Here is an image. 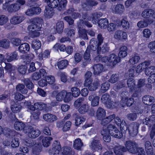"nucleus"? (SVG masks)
Wrapping results in <instances>:
<instances>
[{"label":"nucleus","instance_id":"nucleus-4","mask_svg":"<svg viewBox=\"0 0 155 155\" xmlns=\"http://www.w3.org/2000/svg\"><path fill=\"white\" fill-rule=\"evenodd\" d=\"M104 127V129L106 128L109 134L114 137L120 138L123 137L122 134L120 133L116 127L112 124H109L107 127H103V128Z\"/></svg>","mask_w":155,"mask_h":155},{"label":"nucleus","instance_id":"nucleus-44","mask_svg":"<svg viewBox=\"0 0 155 155\" xmlns=\"http://www.w3.org/2000/svg\"><path fill=\"white\" fill-rule=\"evenodd\" d=\"M68 64V62L67 60H64L58 62L57 65L59 69H63L66 67Z\"/></svg>","mask_w":155,"mask_h":155},{"label":"nucleus","instance_id":"nucleus-40","mask_svg":"<svg viewBox=\"0 0 155 155\" xmlns=\"http://www.w3.org/2000/svg\"><path fill=\"white\" fill-rule=\"evenodd\" d=\"M102 15V14L101 12L95 13L91 15V16L89 17L87 19L88 20H92L93 23H95L97 21V19Z\"/></svg>","mask_w":155,"mask_h":155},{"label":"nucleus","instance_id":"nucleus-62","mask_svg":"<svg viewBox=\"0 0 155 155\" xmlns=\"http://www.w3.org/2000/svg\"><path fill=\"white\" fill-rule=\"evenodd\" d=\"M149 130V134L151 139H153L155 136V124L150 126Z\"/></svg>","mask_w":155,"mask_h":155},{"label":"nucleus","instance_id":"nucleus-19","mask_svg":"<svg viewBox=\"0 0 155 155\" xmlns=\"http://www.w3.org/2000/svg\"><path fill=\"white\" fill-rule=\"evenodd\" d=\"M116 117L114 114H113L108 116L104 118L101 121V124L103 127H106V126L111 122Z\"/></svg>","mask_w":155,"mask_h":155},{"label":"nucleus","instance_id":"nucleus-41","mask_svg":"<svg viewBox=\"0 0 155 155\" xmlns=\"http://www.w3.org/2000/svg\"><path fill=\"white\" fill-rule=\"evenodd\" d=\"M87 31L84 29H79L78 31V37L82 39L88 40Z\"/></svg>","mask_w":155,"mask_h":155},{"label":"nucleus","instance_id":"nucleus-14","mask_svg":"<svg viewBox=\"0 0 155 155\" xmlns=\"http://www.w3.org/2000/svg\"><path fill=\"white\" fill-rule=\"evenodd\" d=\"M25 19L23 15L14 16L10 19V23L12 25H16L18 24L23 21Z\"/></svg>","mask_w":155,"mask_h":155},{"label":"nucleus","instance_id":"nucleus-31","mask_svg":"<svg viewBox=\"0 0 155 155\" xmlns=\"http://www.w3.org/2000/svg\"><path fill=\"white\" fill-rule=\"evenodd\" d=\"M104 127L101 131V134L103 136V139L104 141L106 142H109L111 139L110 136L109 135V133L108 132V131Z\"/></svg>","mask_w":155,"mask_h":155},{"label":"nucleus","instance_id":"nucleus-8","mask_svg":"<svg viewBox=\"0 0 155 155\" xmlns=\"http://www.w3.org/2000/svg\"><path fill=\"white\" fill-rule=\"evenodd\" d=\"M89 147L91 150L94 152H100L102 149V146L99 140H94L91 143Z\"/></svg>","mask_w":155,"mask_h":155},{"label":"nucleus","instance_id":"nucleus-63","mask_svg":"<svg viewBox=\"0 0 155 155\" xmlns=\"http://www.w3.org/2000/svg\"><path fill=\"white\" fill-rule=\"evenodd\" d=\"M84 101L83 97H79L77 99L74 103V106L76 108H78Z\"/></svg>","mask_w":155,"mask_h":155},{"label":"nucleus","instance_id":"nucleus-53","mask_svg":"<svg viewBox=\"0 0 155 155\" xmlns=\"http://www.w3.org/2000/svg\"><path fill=\"white\" fill-rule=\"evenodd\" d=\"M52 138L49 137H45L42 139V143L43 145L45 147H48L50 144V141L52 140Z\"/></svg>","mask_w":155,"mask_h":155},{"label":"nucleus","instance_id":"nucleus-3","mask_svg":"<svg viewBox=\"0 0 155 155\" xmlns=\"http://www.w3.org/2000/svg\"><path fill=\"white\" fill-rule=\"evenodd\" d=\"M128 93L127 91H124L121 94V99L120 101L121 105L124 107L131 106L134 102V99L132 97H128Z\"/></svg>","mask_w":155,"mask_h":155},{"label":"nucleus","instance_id":"nucleus-61","mask_svg":"<svg viewBox=\"0 0 155 155\" xmlns=\"http://www.w3.org/2000/svg\"><path fill=\"white\" fill-rule=\"evenodd\" d=\"M19 144V142L18 138L14 137L11 141V146L13 148L18 147Z\"/></svg>","mask_w":155,"mask_h":155},{"label":"nucleus","instance_id":"nucleus-37","mask_svg":"<svg viewBox=\"0 0 155 155\" xmlns=\"http://www.w3.org/2000/svg\"><path fill=\"white\" fill-rule=\"evenodd\" d=\"M155 122V115L151 116L149 118H146L143 120V124L147 125H151Z\"/></svg>","mask_w":155,"mask_h":155},{"label":"nucleus","instance_id":"nucleus-28","mask_svg":"<svg viewBox=\"0 0 155 155\" xmlns=\"http://www.w3.org/2000/svg\"><path fill=\"white\" fill-rule=\"evenodd\" d=\"M127 46H123L120 48L119 52L118 54V57L120 59L123 58L127 56Z\"/></svg>","mask_w":155,"mask_h":155},{"label":"nucleus","instance_id":"nucleus-25","mask_svg":"<svg viewBox=\"0 0 155 155\" xmlns=\"http://www.w3.org/2000/svg\"><path fill=\"white\" fill-rule=\"evenodd\" d=\"M94 38H92L90 41V45L87 47V49L91 52V51H97V46H98L97 44V42L95 43Z\"/></svg>","mask_w":155,"mask_h":155},{"label":"nucleus","instance_id":"nucleus-20","mask_svg":"<svg viewBox=\"0 0 155 155\" xmlns=\"http://www.w3.org/2000/svg\"><path fill=\"white\" fill-rule=\"evenodd\" d=\"M125 11L124 6L122 4H118L115 6L114 9H112L113 13L120 15L122 14Z\"/></svg>","mask_w":155,"mask_h":155},{"label":"nucleus","instance_id":"nucleus-48","mask_svg":"<svg viewBox=\"0 0 155 155\" xmlns=\"http://www.w3.org/2000/svg\"><path fill=\"white\" fill-rule=\"evenodd\" d=\"M64 27V23L62 21H59L56 23V28L58 33H61L63 31Z\"/></svg>","mask_w":155,"mask_h":155},{"label":"nucleus","instance_id":"nucleus-17","mask_svg":"<svg viewBox=\"0 0 155 155\" xmlns=\"http://www.w3.org/2000/svg\"><path fill=\"white\" fill-rule=\"evenodd\" d=\"M106 115L105 110L101 107H99L97 109L96 113V117L97 119L102 121Z\"/></svg>","mask_w":155,"mask_h":155},{"label":"nucleus","instance_id":"nucleus-23","mask_svg":"<svg viewBox=\"0 0 155 155\" xmlns=\"http://www.w3.org/2000/svg\"><path fill=\"white\" fill-rule=\"evenodd\" d=\"M94 74L95 75H98L103 71L104 67L102 64H94L93 67Z\"/></svg>","mask_w":155,"mask_h":155},{"label":"nucleus","instance_id":"nucleus-32","mask_svg":"<svg viewBox=\"0 0 155 155\" xmlns=\"http://www.w3.org/2000/svg\"><path fill=\"white\" fill-rule=\"evenodd\" d=\"M45 2L47 3L48 6L52 8L57 7L60 2L59 0H45Z\"/></svg>","mask_w":155,"mask_h":155},{"label":"nucleus","instance_id":"nucleus-56","mask_svg":"<svg viewBox=\"0 0 155 155\" xmlns=\"http://www.w3.org/2000/svg\"><path fill=\"white\" fill-rule=\"evenodd\" d=\"M89 109V106L87 104L82 105L78 109L80 113L83 114L87 112Z\"/></svg>","mask_w":155,"mask_h":155},{"label":"nucleus","instance_id":"nucleus-2","mask_svg":"<svg viewBox=\"0 0 155 155\" xmlns=\"http://www.w3.org/2000/svg\"><path fill=\"white\" fill-rule=\"evenodd\" d=\"M120 59L119 57L115 54H112L108 57L104 56L101 58V62L105 63L107 66L113 65L120 62Z\"/></svg>","mask_w":155,"mask_h":155},{"label":"nucleus","instance_id":"nucleus-26","mask_svg":"<svg viewBox=\"0 0 155 155\" xmlns=\"http://www.w3.org/2000/svg\"><path fill=\"white\" fill-rule=\"evenodd\" d=\"M6 57L5 60L8 62H11L12 61L16 59L18 55L17 53L15 51L11 53H8L6 54Z\"/></svg>","mask_w":155,"mask_h":155},{"label":"nucleus","instance_id":"nucleus-36","mask_svg":"<svg viewBox=\"0 0 155 155\" xmlns=\"http://www.w3.org/2000/svg\"><path fill=\"white\" fill-rule=\"evenodd\" d=\"M53 14V9L49 6H46L44 14L45 17L50 18L52 17Z\"/></svg>","mask_w":155,"mask_h":155},{"label":"nucleus","instance_id":"nucleus-16","mask_svg":"<svg viewBox=\"0 0 155 155\" xmlns=\"http://www.w3.org/2000/svg\"><path fill=\"white\" fill-rule=\"evenodd\" d=\"M113 150L116 155H123L124 153L126 152L125 147L120 145L115 146Z\"/></svg>","mask_w":155,"mask_h":155},{"label":"nucleus","instance_id":"nucleus-39","mask_svg":"<svg viewBox=\"0 0 155 155\" xmlns=\"http://www.w3.org/2000/svg\"><path fill=\"white\" fill-rule=\"evenodd\" d=\"M83 145V143L80 138L76 139L74 141V147L77 150H80Z\"/></svg>","mask_w":155,"mask_h":155},{"label":"nucleus","instance_id":"nucleus-27","mask_svg":"<svg viewBox=\"0 0 155 155\" xmlns=\"http://www.w3.org/2000/svg\"><path fill=\"white\" fill-rule=\"evenodd\" d=\"M30 47L29 44L26 43L21 44L18 47L19 52L22 53H25L28 51L30 49Z\"/></svg>","mask_w":155,"mask_h":155},{"label":"nucleus","instance_id":"nucleus-38","mask_svg":"<svg viewBox=\"0 0 155 155\" xmlns=\"http://www.w3.org/2000/svg\"><path fill=\"white\" fill-rule=\"evenodd\" d=\"M36 109L38 110H47V105L46 104L42 102H37L34 104Z\"/></svg>","mask_w":155,"mask_h":155},{"label":"nucleus","instance_id":"nucleus-57","mask_svg":"<svg viewBox=\"0 0 155 155\" xmlns=\"http://www.w3.org/2000/svg\"><path fill=\"white\" fill-rule=\"evenodd\" d=\"M144 146L146 152L153 151L151 143L149 141H147L145 142Z\"/></svg>","mask_w":155,"mask_h":155},{"label":"nucleus","instance_id":"nucleus-7","mask_svg":"<svg viewBox=\"0 0 155 155\" xmlns=\"http://www.w3.org/2000/svg\"><path fill=\"white\" fill-rule=\"evenodd\" d=\"M155 71V67L154 66H152L150 67L146 68L145 71V74L149 76L150 75V76L148 79V82L150 83H152L153 82L155 83V73L151 74L152 71Z\"/></svg>","mask_w":155,"mask_h":155},{"label":"nucleus","instance_id":"nucleus-49","mask_svg":"<svg viewBox=\"0 0 155 155\" xmlns=\"http://www.w3.org/2000/svg\"><path fill=\"white\" fill-rule=\"evenodd\" d=\"M10 46L9 41L6 39H3L0 41V47L6 49Z\"/></svg>","mask_w":155,"mask_h":155},{"label":"nucleus","instance_id":"nucleus-12","mask_svg":"<svg viewBox=\"0 0 155 155\" xmlns=\"http://www.w3.org/2000/svg\"><path fill=\"white\" fill-rule=\"evenodd\" d=\"M28 136L30 138H35L38 137L41 134V132L38 129L32 127L28 128Z\"/></svg>","mask_w":155,"mask_h":155},{"label":"nucleus","instance_id":"nucleus-47","mask_svg":"<svg viewBox=\"0 0 155 155\" xmlns=\"http://www.w3.org/2000/svg\"><path fill=\"white\" fill-rule=\"evenodd\" d=\"M98 4V3L94 0H87L85 3H84L83 5L82 6L83 8H86L87 9V8L89 6H94Z\"/></svg>","mask_w":155,"mask_h":155},{"label":"nucleus","instance_id":"nucleus-22","mask_svg":"<svg viewBox=\"0 0 155 155\" xmlns=\"http://www.w3.org/2000/svg\"><path fill=\"white\" fill-rule=\"evenodd\" d=\"M153 21V19H145L143 21H140L137 23V26L140 28H143L147 27L148 25H150Z\"/></svg>","mask_w":155,"mask_h":155},{"label":"nucleus","instance_id":"nucleus-59","mask_svg":"<svg viewBox=\"0 0 155 155\" xmlns=\"http://www.w3.org/2000/svg\"><path fill=\"white\" fill-rule=\"evenodd\" d=\"M72 95L74 97H78L80 93V90L77 87H72L71 89Z\"/></svg>","mask_w":155,"mask_h":155},{"label":"nucleus","instance_id":"nucleus-1","mask_svg":"<svg viewBox=\"0 0 155 155\" xmlns=\"http://www.w3.org/2000/svg\"><path fill=\"white\" fill-rule=\"evenodd\" d=\"M32 24L29 25L28 27V30L29 31H34L35 30H41L43 21L40 18H35L31 21Z\"/></svg>","mask_w":155,"mask_h":155},{"label":"nucleus","instance_id":"nucleus-58","mask_svg":"<svg viewBox=\"0 0 155 155\" xmlns=\"http://www.w3.org/2000/svg\"><path fill=\"white\" fill-rule=\"evenodd\" d=\"M85 120V118L83 117L77 116L75 119V124L77 126H78L83 122H84Z\"/></svg>","mask_w":155,"mask_h":155},{"label":"nucleus","instance_id":"nucleus-13","mask_svg":"<svg viewBox=\"0 0 155 155\" xmlns=\"http://www.w3.org/2000/svg\"><path fill=\"white\" fill-rule=\"evenodd\" d=\"M114 37L116 39L122 41L127 39V35L126 32L118 30L115 32Z\"/></svg>","mask_w":155,"mask_h":155},{"label":"nucleus","instance_id":"nucleus-15","mask_svg":"<svg viewBox=\"0 0 155 155\" xmlns=\"http://www.w3.org/2000/svg\"><path fill=\"white\" fill-rule=\"evenodd\" d=\"M88 99L91 101V105L92 106H96L99 104L100 97L95 94H92L90 95Z\"/></svg>","mask_w":155,"mask_h":155},{"label":"nucleus","instance_id":"nucleus-54","mask_svg":"<svg viewBox=\"0 0 155 155\" xmlns=\"http://www.w3.org/2000/svg\"><path fill=\"white\" fill-rule=\"evenodd\" d=\"M111 98L110 95L107 93L103 95L101 99V101L103 104H105L107 103L108 101H110Z\"/></svg>","mask_w":155,"mask_h":155},{"label":"nucleus","instance_id":"nucleus-29","mask_svg":"<svg viewBox=\"0 0 155 155\" xmlns=\"http://www.w3.org/2000/svg\"><path fill=\"white\" fill-rule=\"evenodd\" d=\"M6 66L4 68L5 70L8 72L10 74V76L12 77H14V74L13 72L15 69V66H12L11 64L5 63Z\"/></svg>","mask_w":155,"mask_h":155},{"label":"nucleus","instance_id":"nucleus-9","mask_svg":"<svg viewBox=\"0 0 155 155\" xmlns=\"http://www.w3.org/2000/svg\"><path fill=\"white\" fill-rule=\"evenodd\" d=\"M141 16L146 19H155V11L151 9H145L142 12Z\"/></svg>","mask_w":155,"mask_h":155},{"label":"nucleus","instance_id":"nucleus-50","mask_svg":"<svg viewBox=\"0 0 155 155\" xmlns=\"http://www.w3.org/2000/svg\"><path fill=\"white\" fill-rule=\"evenodd\" d=\"M66 91L64 90L58 93L56 96V99L57 101H61L63 100Z\"/></svg>","mask_w":155,"mask_h":155},{"label":"nucleus","instance_id":"nucleus-35","mask_svg":"<svg viewBox=\"0 0 155 155\" xmlns=\"http://www.w3.org/2000/svg\"><path fill=\"white\" fill-rule=\"evenodd\" d=\"M154 98L153 97L149 95H146L142 98L143 103L147 105H150L151 103L153 102Z\"/></svg>","mask_w":155,"mask_h":155},{"label":"nucleus","instance_id":"nucleus-11","mask_svg":"<svg viewBox=\"0 0 155 155\" xmlns=\"http://www.w3.org/2000/svg\"><path fill=\"white\" fill-rule=\"evenodd\" d=\"M126 151L133 153H136L137 151V146L136 143L130 141H126L125 144Z\"/></svg>","mask_w":155,"mask_h":155},{"label":"nucleus","instance_id":"nucleus-10","mask_svg":"<svg viewBox=\"0 0 155 155\" xmlns=\"http://www.w3.org/2000/svg\"><path fill=\"white\" fill-rule=\"evenodd\" d=\"M139 126V124L136 122H133L130 124L128 127V129L130 135L133 137L137 135Z\"/></svg>","mask_w":155,"mask_h":155},{"label":"nucleus","instance_id":"nucleus-6","mask_svg":"<svg viewBox=\"0 0 155 155\" xmlns=\"http://www.w3.org/2000/svg\"><path fill=\"white\" fill-rule=\"evenodd\" d=\"M53 148L50 149L49 153L51 155H59L61 149L60 143L58 141H54L52 145Z\"/></svg>","mask_w":155,"mask_h":155},{"label":"nucleus","instance_id":"nucleus-34","mask_svg":"<svg viewBox=\"0 0 155 155\" xmlns=\"http://www.w3.org/2000/svg\"><path fill=\"white\" fill-rule=\"evenodd\" d=\"M41 45V42L38 40H34L32 41V47L35 50V52L36 53L37 52V50L40 48Z\"/></svg>","mask_w":155,"mask_h":155},{"label":"nucleus","instance_id":"nucleus-24","mask_svg":"<svg viewBox=\"0 0 155 155\" xmlns=\"http://www.w3.org/2000/svg\"><path fill=\"white\" fill-rule=\"evenodd\" d=\"M100 84L99 80L98 79L96 78L94 80L93 82L91 84L88 88L90 91H95L97 89L98 87L99 86Z\"/></svg>","mask_w":155,"mask_h":155},{"label":"nucleus","instance_id":"nucleus-51","mask_svg":"<svg viewBox=\"0 0 155 155\" xmlns=\"http://www.w3.org/2000/svg\"><path fill=\"white\" fill-rule=\"evenodd\" d=\"M110 86V84L108 82H106L102 84L101 85L100 92L101 93L105 92L109 89Z\"/></svg>","mask_w":155,"mask_h":155},{"label":"nucleus","instance_id":"nucleus-60","mask_svg":"<svg viewBox=\"0 0 155 155\" xmlns=\"http://www.w3.org/2000/svg\"><path fill=\"white\" fill-rule=\"evenodd\" d=\"M120 129L122 134V133H125L127 130L128 127L127 126V124L125 121L123 120H122V124L120 125Z\"/></svg>","mask_w":155,"mask_h":155},{"label":"nucleus","instance_id":"nucleus-30","mask_svg":"<svg viewBox=\"0 0 155 155\" xmlns=\"http://www.w3.org/2000/svg\"><path fill=\"white\" fill-rule=\"evenodd\" d=\"M20 7V5L17 3L12 4L8 7L7 10L9 12H15L18 11Z\"/></svg>","mask_w":155,"mask_h":155},{"label":"nucleus","instance_id":"nucleus-42","mask_svg":"<svg viewBox=\"0 0 155 155\" xmlns=\"http://www.w3.org/2000/svg\"><path fill=\"white\" fill-rule=\"evenodd\" d=\"M108 22V20L107 18H101L98 21V25L101 28H105L107 27Z\"/></svg>","mask_w":155,"mask_h":155},{"label":"nucleus","instance_id":"nucleus-5","mask_svg":"<svg viewBox=\"0 0 155 155\" xmlns=\"http://www.w3.org/2000/svg\"><path fill=\"white\" fill-rule=\"evenodd\" d=\"M140 59V57L139 56L135 55L131 58L129 60L128 64L132 66V67L129 70L130 77H133L134 76L135 67L133 65L138 63Z\"/></svg>","mask_w":155,"mask_h":155},{"label":"nucleus","instance_id":"nucleus-21","mask_svg":"<svg viewBox=\"0 0 155 155\" xmlns=\"http://www.w3.org/2000/svg\"><path fill=\"white\" fill-rule=\"evenodd\" d=\"M127 84L130 91L135 92L136 90L135 81L133 78H131L127 80Z\"/></svg>","mask_w":155,"mask_h":155},{"label":"nucleus","instance_id":"nucleus-45","mask_svg":"<svg viewBox=\"0 0 155 155\" xmlns=\"http://www.w3.org/2000/svg\"><path fill=\"white\" fill-rule=\"evenodd\" d=\"M11 108L13 113H17L21 110L22 106L19 104H14L11 105Z\"/></svg>","mask_w":155,"mask_h":155},{"label":"nucleus","instance_id":"nucleus-43","mask_svg":"<svg viewBox=\"0 0 155 155\" xmlns=\"http://www.w3.org/2000/svg\"><path fill=\"white\" fill-rule=\"evenodd\" d=\"M25 127V124L22 122L16 121L14 124V128L17 130L23 129Z\"/></svg>","mask_w":155,"mask_h":155},{"label":"nucleus","instance_id":"nucleus-18","mask_svg":"<svg viewBox=\"0 0 155 155\" xmlns=\"http://www.w3.org/2000/svg\"><path fill=\"white\" fill-rule=\"evenodd\" d=\"M43 118L45 121L50 123H52L58 119L57 117L55 115L50 113L44 114Z\"/></svg>","mask_w":155,"mask_h":155},{"label":"nucleus","instance_id":"nucleus-33","mask_svg":"<svg viewBox=\"0 0 155 155\" xmlns=\"http://www.w3.org/2000/svg\"><path fill=\"white\" fill-rule=\"evenodd\" d=\"M100 45L97 46V53L100 54L101 52L102 53H104L108 52L109 50L107 44H104L102 46V47L100 46Z\"/></svg>","mask_w":155,"mask_h":155},{"label":"nucleus","instance_id":"nucleus-52","mask_svg":"<svg viewBox=\"0 0 155 155\" xmlns=\"http://www.w3.org/2000/svg\"><path fill=\"white\" fill-rule=\"evenodd\" d=\"M120 25L124 29H128L130 28V24L129 22L125 18H123L121 20Z\"/></svg>","mask_w":155,"mask_h":155},{"label":"nucleus","instance_id":"nucleus-46","mask_svg":"<svg viewBox=\"0 0 155 155\" xmlns=\"http://www.w3.org/2000/svg\"><path fill=\"white\" fill-rule=\"evenodd\" d=\"M16 88L17 91L23 94H26L28 92L27 90L25 88V86L22 84H18L16 86Z\"/></svg>","mask_w":155,"mask_h":155},{"label":"nucleus","instance_id":"nucleus-55","mask_svg":"<svg viewBox=\"0 0 155 155\" xmlns=\"http://www.w3.org/2000/svg\"><path fill=\"white\" fill-rule=\"evenodd\" d=\"M125 81H120L117 85H115L114 87V90L117 91L120 89L125 86Z\"/></svg>","mask_w":155,"mask_h":155},{"label":"nucleus","instance_id":"nucleus-64","mask_svg":"<svg viewBox=\"0 0 155 155\" xmlns=\"http://www.w3.org/2000/svg\"><path fill=\"white\" fill-rule=\"evenodd\" d=\"M61 155H72L71 150L69 148L65 147L63 148Z\"/></svg>","mask_w":155,"mask_h":155}]
</instances>
